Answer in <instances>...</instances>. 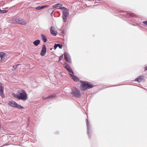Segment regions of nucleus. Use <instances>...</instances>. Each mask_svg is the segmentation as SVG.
<instances>
[{
	"label": "nucleus",
	"mask_w": 147,
	"mask_h": 147,
	"mask_svg": "<svg viewBox=\"0 0 147 147\" xmlns=\"http://www.w3.org/2000/svg\"><path fill=\"white\" fill-rule=\"evenodd\" d=\"M7 12V11L5 10H2V13H5Z\"/></svg>",
	"instance_id": "obj_21"
},
{
	"label": "nucleus",
	"mask_w": 147,
	"mask_h": 147,
	"mask_svg": "<svg viewBox=\"0 0 147 147\" xmlns=\"http://www.w3.org/2000/svg\"><path fill=\"white\" fill-rule=\"evenodd\" d=\"M58 47H59L60 49H62L63 47V46L61 45L58 44Z\"/></svg>",
	"instance_id": "obj_19"
},
{
	"label": "nucleus",
	"mask_w": 147,
	"mask_h": 147,
	"mask_svg": "<svg viewBox=\"0 0 147 147\" xmlns=\"http://www.w3.org/2000/svg\"><path fill=\"white\" fill-rule=\"evenodd\" d=\"M52 50V48H51V50Z\"/></svg>",
	"instance_id": "obj_28"
},
{
	"label": "nucleus",
	"mask_w": 147,
	"mask_h": 147,
	"mask_svg": "<svg viewBox=\"0 0 147 147\" xmlns=\"http://www.w3.org/2000/svg\"><path fill=\"white\" fill-rule=\"evenodd\" d=\"M4 88L2 84L0 83V95L2 97L4 96L3 93Z\"/></svg>",
	"instance_id": "obj_7"
},
{
	"label": "nucleus",
	"mask_w": 147,
	"mask_h": 147,
	"mask_svg": "<svg viewBox=\"0 0 147 147\" xmlns=\"http://www.w3.org/2000/svg\"><path fill=\"white\" fill-rule=\"evenodd\" d=\"M47 5H45V6H41V9H42V8H43L45 7H47Z\"/></svg>",
	"instance_id": "obj_22"
},
{
	"label": "nucleus",
	"mask_w": 147,
	"mask_h": 147,
	"mask_svg": "<svg viewBox=\"0 0 147 147\" xmlns=\"http://www.w3.org/2000/svg\"><path fill=\"white\" fill-rule=\"evenodd\" d=\"M8 105L10 106L16 107L19 109H23L24 107L21 105L18 104L16 102L13 101H9L8 102Z\"/></svg>",
	"instance_id": "obj_2"
},
{
	"label": "nucleus",
	"mask_w": 147,
	"mask_h": 147,
	"mask_svg": "<svg viewBox=\"0 0 147 147\" xmlns=\"http://www.w3.org/2000/svg\"><path fill=\"white\" fill-rule=\"evenodd\" d=\"M12 95L15 98L19 100L25 101L28 99V96L26 91L23 89L18 90L16 93H13Z\"/></svg>",
	"instance_id": "obj_1"
},
{
	"label": "nucleus",
	"mask_w": 147,
	"mask_h": 147,
	"mask_svg": "<svg viewBox=\"0 0 147 147\" xmlns=\"http://www.w3.org/2000/svg\"><path fill=\"white\" fill-rule=\"evenodd\" d=\"M7 55L6 53L3 52H0V61L1 63L4 62L5 59L7 58Z\"/></svg>",
	"instance_id": "obj_4"
},
{
	"label": "nucleus",
	"mask_w": 147,
	"mask_h": 147,
	"mask_svg": "<svg viewBox=\"0 0 147 147\" xmlns=\"http://www.w3.org/2000/svg\"><path fill=\"white\" fill-rule=\"evenodd\" d=\"M73 73H70V74L71 76V77L72 78V79L74 80L75 81H78L79 79L78 78L75 76L74 75H73Z\"/></svg>",
	"instance_id": "obj_13"
},
{
	"label": "nucleus",
	"mask_w": 147,
	"mask_h": 147,
	"mask_svg": "<svg viewBox=\"0 0 147 147\" xmlns=\"http://www.w3.org/2000/svg\"><path fill=\"white\" fill-rule=\"evenodd\" d=\"M55 94H53L50 95L49 96V97L50 98H53L55 97Z\"/></svg>",
	"instance_id": "obj_17"
},
{
	"label": "nucleus",
	"mask_w": 147,
	"mask_h": 147,
	"mask_svg": "<svg viewBox=\"0 0 147 147\" xmlns=\"http://www.w3.org/2000/svg\"><path fill=\"white\" fill-rule=\"evenodd\" d=\"M81 85L82 87V89L84 90H86L87 89H88L92 87V85L86 82H82L81 83Z\"/></svg>",
	"instance_id": "obj_3"
},
{
	"label": "nucleus",
	"mask_w": 147,
	"mask_h": 147,
	"mask_svg": "<svg viewBox=\"0 0 147 147\" xmlns=\"http://www.w3.org/2000/svg\"><path fill=\"white\" fill-rule=\"evenodd\" d=\"M40 41L39 40H36L33 42V44L35 46H37L40 43Z\"/></svg>",
	"instance_id": "obj_15"
},
{
	"label": "nucleus",
	"mask_w": 147,
	"mask_h": 147,
	"mask_svg": "<svg viewBox=\"0 0 147 147\" xmlns=\"http://www.w3.org/2000/svg\"><path fill=\"white\" fill-rule=\"evenodd\" d=\"M61 8V9L63 12V17L66 18L68 16L69 14L67 13V12L68 11V9L64 7H62Z\"/></svg>",
	"instance_id": "obj_6"
},
{
	"label": "nucleus",
	"mask_w": 147,
	"mask_h": 147,
	"mask_svg": "<svg viewBox=\"0 0 147 147\" xmlns=\"http://www.w3.org/2000/svg\"><path fill=\"white\" fill-rule=\"evenodd\" d=\"M57 47H58V44H55L54 46L55 49H56Z\"/></svg>",
	"instance_id": "obj_18"
},
{
	"label": "nucleus",
	"mask_w": 147,
	"mask_h": 147,
	"mask_svg": "<svg viewBox=\"0 0 147 147\" xmlns=\"http://www.w3.org/2000/svg\"><path fill=\"white\" fill-rule=\"evenodd\" d=\"M18 23L20 24L24 25H26L27 24L25 20H24L22 19L19 18L18 19Z\"/></svg>",
	"instance_id": "obj_9"
},
{
	"label": "nucleus",
	"mask_w": 147,
	"mask_h": 147,
	"mask_svg": "<svg viewBox=\"0 0 147 147\" xmlns=\"http://www.w3.org/2000/svg\"><path fill=\"white\" fill-rule=\"evenodd\" d=\"M64 57L67 62H69L70 61V57L69 55L68 54L65 53V55Z\"/></svg>",
	"instance_id": "obj_14"
},
{
	"label": "nucleus",
	"mask_w": 147,
	"mask_h": 147,
	"mask_svg": "<svg viewBox=\"0 0 147 147\" xmlns=\"http://www.w3.org/2000/svg\"><path fill=\"white\" fill-rule=\"evenodd\" d=\"M143 23L147 25V21L143 22Z\"/></svg>",
	"instance_id": "obj_23"
},
{
	"label": "nucleus",
	"mask_w": 147,
	"mask_h": 147,
	"mask_svg": "<svg viewBox=\"0 0 147 147\" xmlns=\"http://www.w3.org/2000/svg\"><path fill=\"white\" fill-rule=\"evenodd\" d=\"M2 10H1V9H0V13H2Z\"/></svg>",
	"instance_id": "obj_25"
},
{
	"label": "nucleus",
	"mask_w": 147,
	"mask_h": 147,
	"mask_svg": "<svg viewBox=\"0 0 147 147\" xmlns=\"http://www.w3.org/2000/svg\"><path fill=\"white\" fill-rule=\"evenodd\" d=\"M145 70H147V66L145 68Z\"/></svg>",
	"instance_id": "obj_26"
},
{
	"label": "nucleus",
	"mask_w": 147,
	"mask_h": 147,
	"mask_svg": "<svg viewBox=\"0 0 147 147\" xmlns=\"http://www.w3.org/2000/svg\"><path fill=\"white\" fill-rule=\"evenodd\" d=\"M50 31L51 34L54 36H56L57 33L56 28L53 26L51 27Z\"/></svg>",
	"instance_id": "obj_8"
},
{
	"label": "nucleus",
	"mask_w": 147,
	"mask_h": 147,
	"mask_svg": "<svg viewBox=\"0 0 147 147\" xmlns=\"http://www.w3.org/2000/svg\"><path fill=\"white\" fill-rule=\"evenodd\" d=\"M17 65H15V66H13V67H17Z\"/></svg>",
	"instance_id": "obj_27"
},
{
	"label": "nucleus",
	"mask_w": 147,
	"mask_h": 147,
	"mask_svg": "<svg viewBox=\"0 0 147 147\" xmlns=\"http://www.w3.org/2000/svg\"><path fill=\"white\" fill-rule=\"evenodd\" d=\"M36 9H38V10L40 9H41V6L38 7H36Z\"/></svg>",
	"instance_id": "obj_20"
},
{
	"label": "nucleus",
	"mask_w": 147,
	"mask_h": 147,
	"mask_svg": "<svg viewBox=\"0 0 147 147\" xmlns=\"http://www.w3.org/2000/svg\"><path fill=\"white\" fill-rule=\"evenodd\" d=\"M63 5L62 4L60 3H58L56 4H55L53 5L52 6V7L53 8H59L60 9H61V7Z\"/></svg>",
	"instance_id": "obj_12"
},
{
	"label": "nucleus",
	"mask_w": 147,
	"mask_h": 147,
	"mask_svg": "<svg viewBox=\"0 0 147 147\" xmlns=\"http://www.w3.org/2000/svg\"><path fill=\"white\" fill-rule=\"evenodd\" d=\"M42 39L44 42H46L47 41V38L43 34H42L41 35Z\"/></svg>",
	"instance_id": "obj_16"
},
{
	"label": "nucleus",
	"mask_w": 147,
	"mask_h": 147,
	"mask_svg": "<svg viewBox=\"0 0 147 147\" xmlns=\"http://www.w3.org/2000/svg\"><path fill=\"white\" fill-rule=\"evenodd\" d=\"M62 57H59V61H60L62 59Z\"/></svg>",
	"instance_id": "obj_24"
},
{
	"label": "nucleus",
	"mask_w": 147,
	"mask_h": 147,
	"mask_svg": "<svg viewBox=\"0 0 147 147\" xmlns=\"http://www.w3.org/2000/svg\"><path fill=\"white\" fill-rule=\"evenodd\" d=\"M65 67L67 69V70L70 72V73H73V71L72 69L70 68L69 66L66 63H65L64 64Z\"/></svg>",
	"instance_id": "obj_11"
},
{
	"label": "nucleus",
	"mask_w": 147,
	"mask_h": 147,
	"mask_svg": "<svg viewBox=\"0 0 147 147\" xmlns=\"http://www.w3.org/2000/svg\"><path fill=\"white\" fill-rule=\"evenodd\" d=\"M19 18H16L11 20L9 22L12 24L18 23Z\"/></svg>",
	"instance_id": "obj_10"
},
{
	"label": "nucleus",
	"mask_w": 147,
	"mask_h": 147,
	"mask_svg": "<svg viewBox=\"0 0 147 147\" xmlns=\"http://www.w3.org/2000/svg\"><path fill=\"white\" fill-rule=\"evenodd\" d=\"M47 52L46 46L45 45H44L42 46L41 50L40 53V55L41 56L45 55Z\"/></svg>",
	"instance_id": "obj_5"
}]
</instances>
